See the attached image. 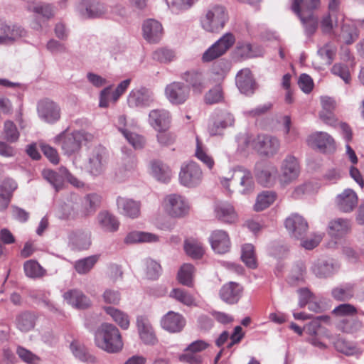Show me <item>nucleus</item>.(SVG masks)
<instances>
[{
  "mask_svg": "<svg viewBox=\"0 0 364 364\" xmlns=\"http://www.w3.org/2000/svg\"><path fill=\"white\" fill-rule=\"evenodd\" d=\"M338 269L337 264L331 261L317 259L311 267V271L318 278H327L335 274Z\"/></svg>",
  "mask_w": 364,
  "mask_h": 364,
  "instance_id": "obj_29",
  "label": "nucleus"
},
{
  "mask_svg": "<svg viewBox=\"0 0 364 364\" xmlns=\"http://www.w3.org/2000/svg\"><path fill=\"white\" fill-rule=\"evenodd\" d=\"M25 35V30L20 26L3 23L0 26V43H12Z\"/></svg>",
  "mask_w": 364,
  "mask_h": 364,
  "instance_id": "obj_25",
  "label": "nucleus"
},
{
  "mask_svg": "<svg viewBox=\"0 0 364 364\" xmlns=\"http://www.w3.org/2000/svg\"><path fill=\"white\" fill-rule=\"evenodd\" d=\"M136 327L139 338L144 344L154 345L157 342L153 327L146 318L138 316L136 318Z\"/></svg>",
  "mask_w": 364,
  "mask_h": 364,
  "instance_id": "obj_20",
  "label": "nucleus"
},
{
  "mask_svg": "<svg viewBox=\"0 0 364 364\" xmlns=\"http://www.w3.org/2000/svg\"><path fill=\"white\" fill-rule=\"evenodd\" d=\"M19 132L16 124L10 120L4 122V136L6 141L10 143L16 142L19 138Z\"/></svg>",
  "mask_w": 364,
  "mask_h": 364,
  "instance_id": "obj_54",
  "label": "nucleus"
},
{
  "mask_svg": "<svg viewBox=\"0 0 364 364\" xmlns=\"http://www.w3.org/2000/svg\"><path fill=\"white\" fill-rule=\"evenodd\" d=\"M91 234L88 231L77 230L69 234L70 243L77 250H87L91 245Z\"/></svg>",
  "mask_w": 364,
  "mask_h": 364,
  "instance_id": "obj_34",
  "label": "nucleus"
},
{
  "mask_svg": "<svg viewBox=\"0 0 364 364\" xmlns=\"http://www.w3.org/2000/svg\"><path fill=\"white\" fill-rule=\"evenodd\" d=\"M154 102V93L146 87L132 90L127 97V104L131 108H146Z\"/></svg>",
  "mask_w": 364,
  "mask_h": 364,
  "instance_id": "obj_10",
  "label": "nucleus"
},
{
  "mask_svg": "<svg viewBox=\"0 0 364 364\" xmlns=\"http://www.w3.org/2000/svg\"><path fill=\"white\" fill-rule=\"evenodd\" d=\"M241 259L248 267L252 269L257 267L254 246L252 244H245L242 245Z\"/></svg>",
  "mask_w": 364,
  "mask_h": 364,
  "instance_id": "obj_52",
  "label": "nucleus"
},
{
  "mask_svg": "<svg viewBox=\"0 0 364 364\" xmlns=\"http://www.w3.org/2000/svg\"><path fill=\"white\" fill-rule=\"evenodd\" d=\"M87 133L84 131L68 132L65 131L55 137V142L60 146L66 155H72L81 148L83 140L87 139Z\"/></svg>",
  "mask_w": 364,
  "mask_h": 364,
  "instance_id": "obj_5",
  "label": "nucleus"
},
{
  "mask_svg": "<svg viewBox=\"0 0 364 364\" xmlns=\"http://www.w3.org/2000/svg\"><path fill=\"white\" fill-rule=\"evenodd\" d=\"M300 173L298 159L293 155L288 154L282 161L279 180L281 184L287 185L296 180Z\"/></svg>",
  "mask_w": 364,
  "mask_h": 364,
  "instance_id": "obj_9",
  "label": "nucleus"
},
{
  "mask_svg": "<svg viewBox=\"0 0 364 364\" xmlns=\"http://www.w3.org/2000/svg\"><path fill=\"white\" fill-rule=\"evenodd\" d=\"M328 320L327 316H317L305 326L304 331L310 336H316L321 326V321L327 322Z\"/></svg>",
  "mask_w": 364,
  "mask_h": 364,
  "instance_id": "obj_59",
  "label": "nucleus"
},
{
  "mask_svg": "<svg viewBox=\"0 0 364 364\" xmlns=\"http://www.w3.org/2000/svg\"><path fill=\"white\" fill-rule=\"evenodd\" d=\"M64 299L77 309H85L91 306L90 299L78 289H71L64 293Z\"/></svg>",
  "mask_w": 364,
  "mask_h": 364,
  "instance_id": "obj_28",
  "label": "nucleus"
},
{
  "mask_svg": "<svg viewBox=\"0 0 364 364\" xmlns=\"http://www.w3.org/2000/svg\"><path fill=\"white\" fill-rule=\"evenodd\" d=\"M334 346L338 352L346 355H353L357 352V349L353 345L342 338H338Z\"/></svg>",
  "mask_w": 364,
  "mask_h": 364,
  "instance_id": "obj_61",
  "label": "nucleus"
},
{
  "mask_svg": "<svg viewBox=\"0 0 364 364\" xmlns=\"http://www.w3.org/2000/svg\"><path fill=\"white\" fill-rule=\"evenodd\" d=\"M296 15L299 17L305 28L306 34L309 36L313 35L316 32L318 27L317 18L314 16L313 13L305 14L304 12H303Z\"/></svg>",
  "mask_w": 364,
  "mask_h": 364,
  "instance_id": "obj_47",
  "label": "nucleus"
},
{
  "mask_svg": "<svg viewBox=\"0 0 364 364\" xmlns=\"http://www.w3.org/2000/svg\"><path fill=\"white\" fill-rule=\"evenodd\" d=\"M338 0H331L328 4L329 13L321 21V27L324 33H331L334 27L343 21V16L338 13Z\"/></svg>",
  "mask_w": 364,
  "mask_h": 364,
  "instance_id": "obj_12",
  "label": "nucleus"
},
{
  "mask_svg": "<svg viewBox=\"0 0 364 364\" xmlns=\"http://www.w3.org/2000/svg\"><path fill=\"white\" fill-rule=\"evenodd\" d=\"M212 249L218 254H225L230 249V240L228 233L221 230L213 231L210 237Z\"/></svg>",
  "mask_w": 364,
  "mask_h": 364,
  "instance_id": "obj_24",
  "label": "nucleus"
},
{
  "mask_svg": "<svg viewBox=\"0 0 364 364\" xmlns=\"http://www.w3.org/2000/svg\"><path fill=\"white\" fill-rule=\"evenodd\" d=\"M102 197L97 193L87 194L82 200V215L85 217L92 215L100 206Z\"/></svg>",
  "mask_w": 364,
  "mask_h": 364,
  "instance_id": "obj_36",
  "label": "nucleus"
},
{
  "mask_svg": "<svg viewBox=\"0 0 364 364\" xmlns=\"http://www.w3.org/2000/svg\"><path fill=\"white\" fill-rule=\"evenodd\" d=\"M118 212L127 218L135 219L141 213V203L132 198L118 196L117 198Z\"/></svg>",
  "mask_w": 364,
  "mask_h": 364,
  "instance_id": "obj_16",
  "label": "nucleus"
},
{
  "mask_svg": "<svg viewBox=\"0 0 364 364\" xmlns=\"http://www.w3.org/2000/svg\"><path fill=\"white\" fill-rule=\"evenodd\" d=\"M331 73L340 77L346 84L349 83L351 80L349 69L346 65L336 63L331 68Z\"/></svg>",
  "mask_w": 364,
  "mask_h": 364,
  "instance_id": "obj_63",
  "label": "nucleus"
},
{
  "mask_svg": "<svg viewBox=\"0 0 364 364\" xmlns=\"http://www.w3.org/2000/svg\"><path fill=\"white\" fill-rule=\"evenodd\" d=\"M98 259L97 255H92L78 259L75 262L74 268L78 274H85L93 268Z\"/></svg>",
  "mask_w": 364,
  "mask_h": 364,
  "instance_id": "obj_46",
  "label": "nucleus"
},
{
  "mask_svg": "<svg viewBox=\"0 0 364 364\" xmlns=\"http://www.w3.org/2000/svg\"><path fill=\"white\" fill-rule=\"evenodd\" d=\"M276 195L272 191H263L257 197L254 209L256 211H262L268 208L275 200Z\"/></svg>",
  "mask_w": 364,
  "mask_h": 364,
  "instance_id": "obj_48",
  "label": "nucleus"
},
{
  "mask_svg": "<svg viewBox=\"0 0 364 364\" xmlns=\"http://www.w3.org/2000/svg\"><path fill=\"white\" fill-rule=\"evenodd\" d=\"M165 95L171 104L181 105L189 97L190 90L181 82H173L166 85Z\"/></svg>",
  "mask_w": 364,
  "mask_h": 364,
  "instance_id": "obj_11",
  "label": "nucleus"
},
{
  "mask_svg": "<svg viewBox=\"0 0 364 364\" xmlns=\"http://www.w3.org/2000/svg\"><path fill=\"white\" fill-rule=\"evenodd\" d=\"M242 139L246 146H249L251 144L252 147L257 149L261 154L268 157L274 156L280 148L279 140L271 135L260 134L252 140L251 136L248 134H245Z\"/></svg>",
  "mask_w": 364,
  "mask_h": 364,
  "instance_id": "obj_4",
  "label": "nucleus"
},
{
  "mask_svg": "<svg viewBox=\"0 0 364 364\" xmlns=\"http://www.w3.org/2000/svg\"><path fill=\"white\" fill-rule=\"evenodd\" d=\"M105 311L111 316L112 320L123 330L129 328L130 325L129 316L125 312L111 306L104 308Z\"/></svg>",
  "mask_w": 364,
  "mask_h": 364,
  "instance_id": "obj_40",
  "label": "nucleus"
},
{
  "mask_svg": "<svg viewBox=\"0 0 364 364\" xmlns=\"http://www.w3.org/2000/svg\"><path fill=\"white\" fill-rule=\"evenodd\" d=\"M97 220L100 227L104 231L114 232L119 229L118 219L107 210L100 211L97 215Z\"/></svg>",
  "mask_w": 364,
  "mask_h": 364,
  "instance_id": "obj_33",
  "label": "nucleus"
},
{
  "mask_svg": "<svg viewBox=\"0 0 364 364\" xmlns=\"http://www.w3.org/2000/svg\"><path fill=\"white\" fill-rule=\"evenodd\" d=\"M78 9L80 16L85 18H98L105 13V8L102 4L91 1L82 2Z\"/></svg>",
  "mask_w": 364,
  "mask_h": 364,
  "instance_id": "obj_30",
  "label": "nucleus"
},
{
  "mask_svg": "<svg viewBox=\"0 0 364 364\" xmlns=\"http://www.w3.org/2000/svg\"><path fill=\"white\" fill-rule=\"evenodd\" d=\"M149 122L155 130L165 131L168 128L171 122L170 113L164 109H153L149 112Z\"/></svg>",
  "mask_w": 364,
  "mask_h": 364,
  "instance_id": "obj_22",
  "label": "nucleus"
},
{
  "mask_svg": "<svg viewBox=\"0 0 364 364\" xmlns=\"http://www.w3.org/2000/svg\"><path fill=\"white\" fill-rule=\"evenodd\" d=\"M309 141L312 146L323 153L331 152L335 149L334 139L326 132H316L310 136Z\"/></svg>",
  "mask_w": 364,
  "mask_h": 364,
  "instance_id": "obj_27",
  "label": "nucleus"
},
{
  "mask_svg": "<svg viewBox=\"0 0 364 364\" xmlns=\"http://www.w3.org/2000/svg\"><path fill=\"white\" fill-rule=\"evenodd\" d=\"M161 325L170 333H178L184 328L186 319L181 314L170 311L162 317Z\"/></svg>",
  "mask_w": 364,
  "mask_h": 364,
  "instance_id": "obj_19",
  "label": "nucleus"
},
{
  "mask_svg": "<svg viewBox=\"0 0 364 364\" xmlns=\"http://www.w3.org/2000/svg\"><path fill=\"white\" fill-rule=\"evenodd\" d=\"M336 53V48L331 43L325 44L318 50V54L328 65L331 64Z\"/></svg>",
  "mask_w": 364,
  "mask_h": 364,
  "instance_id": "obj_57",
  "label": "nucleus"
},
{
  "mask_svg": "<svg viewBox=\"0 0 364 364\" xmlns=\"http://www.w3.org/2000/svg\"><path fill=\"white\" fill-rule=\"evenodd\" d=\"M228 20L225 8L220 5L210 7L200 18L202 28L210 33L218 32L225 26Z\"/></svg>",
  "mask_w": 364,
  "mask_h": 364,
  "instance_id": "obj_3",
  "label": "nucleus"
},
{
  "mask_svg": "<svg viewBox=\"0 0 364 364\" xmlns=\"http://www.w3.org/2000/svg\"><path fill=\"white\" fill-rule=\"evenodd\" d=\"M194 267L191 264H184L178 272V279L181 284L187 287L193 286Z\"/></svg>",
  "mask_w": 364,
  "mask_h": 364,
  "instance_id": "obj_50",
  "label": "nucleus"
},
{
  "mask_svg": "<svg viewBox=\"0 0 364 364\" xmlns=\"http://www.w3.org/2000/svg\"><path fill=\"white\" fill-rule=\"evenodd\" d=\"M36 316L31 311H23L18 314L15 318L16 327L23 333H27L32 331L36 321Z\"/></svg>",
  "mask_w": 364,
  "mask_h": 364,
  "instance_id": "obj_35",
  "label": "nucleus"
},
{
  "mask_svg": "<svg viewBox=\"0 0 364 364\" xmlns=\"http://www.w3.org/2000/svg\"><path fill=\"white\" fill-rule=\"evenodd\" d=\"M235 119L229 112H222L211 124L208 126V132L211 136L220 135L223 130L233 125Z\"/></svg>",
  "mask_w": 364,
  "mask_h": 364,
  "instance_id": "obj_31",
  "label": "nucleus"
},
{
  "mask_svg": "<svg viewBox=\"0 0 364 364\" xmlns=\"http://www.w3.org/2000/svg\"><path fill=\"white\" fill-rule=\"evenodd\" d=\"M24 272L26 276L36 278L43 275V269L41 266L36 261L29 260L25 262Z\"/></svg>",
  "mask_w": 364,
  "mask_h": 364,
  "instance_id": "obj_58",
  "label": "nucleus"
},
{
  "mask_svg": "<svg viewBox=\"0 0 364 364\" xmlns=\"http://www.w3.org/2000/svg\"><path fill=\"white\" fill-rule=\"evenodd\" d=\"M358 37L357 29L353 24L343 23L341 26L339 38L346 44L352 43Z\"/></svg>",
  "mask_w": 364,
  "mask_h": 364,
  "instance_id": "obj_53",
  "label": "nucleus"
},
{
  "mask_svg": "<svg viewBox=\"0 0 364 364\" xmlns=\"http://www.w3.org/2000/svg\"><path fill=\"white\" fill-rule=\"evenodd\" d=\"M336 316H349L357 314V309L350 304H342L336 306L332 311Z\"/></svg>",
  "mask_w": 364,
  "mask_h": 364,
  "instance_id": "obj_64",
  "label": "nucleus"
},
{
  "mask_svg": "<svg viewBox=\"0 0 364 364\" xmlns=\"http://www.w3.org/2000/svg\"><path fill=\"white\" fill-rule=\"evenodd\" d=\"M159 240L158 235L142 231H132L124 238V243L134 244L136 242H156Z\"/></svg>",
  "mask_w": 364,
  "mask_h": 364,
  "instance_id": "obj_38",
  "label": "nucleus"
},
{
  "mask_svg": "<svg viewBox=\"0 0 364 364\" xmlns=\"http://www.w3.org/2000/svg\"><path fill=\"white\" fill-rule=\"evenodd\" d=\"M151 173L158 181L167 182L171 176V171L168 166L159 161L151 164Z\"/></svg>",
  "mask_w": 364,
  "mask_h": 364,
  "instance_id": "obj_45",
  "label": "nucleus"
},
{
  "mask_svg": "<svg viewBox=\"0 0 364 364\" xmlns=\"http://www.w3.org/2000/svg\"><path fill=\"white\" fill-rule=\"evenodd\" d=\"M221 185L228 191L230 183L242 194H249L255 189V181L252 172L243 167L237 166L232 169L225 177L220 178Z\"/></svg>",
  "mask_w": 364,
  "mask_h": 364,
  "instance_id": "obj_2",
  "label": "nucleus"
},
{
  "mask_svg": "<svg viewBox=\"0 0 364 364\" xmlns=\"http://www.w3.org/2000/svg\"><path fill=\"white\" fill-rule=\"evenodd\" d=\"M182 77L192 87L195 92L200 93L204 90L205 85L201 73L188 71L183 74Z\"/></svg>",
  "mask_w": 364,
  "mask_h": 364,
  "instance_id": "obj_43",
  "label": "nucleus"
},
{
  "mask_svg": "<svg viewBox=\"0 0 364 364\" xmlns=\"http://www.w3.org/2000/svg\"><path fill=\"white\" fill-rule=\"evenodd\" d=\"M236 53L242 58H250L261 56L263 50L260 46H253L248 42H238Z\"/></svg>",
  "mask_w": 364,
  "mask_h": 364,
  "instance_id": "obj_37",
  "label": "nucleus"
},
{
  "mask_svg": "<svg viewBox=\"0 0 364 364\" xmlns=\"http://www.w3.org/2000/svg\"><path fill=\"white\" fill-rule=\"evenodd\" d=\"M184 250L186 254L193 259L200 258L203 253L204 250L202 244L194 240H187L185 241Z\"/></svg>",
  "mask_w": 364,
  "mask_h": 364,
  "instance_id": "obj_51",
  "label": "nucleus"
},
{
  "mask_svg": "<svg viewBox=\"0 0 364 364\" xmlns=\"http://www.w3.org/2000/svg\"><path fill=\"white\" fill-rule=\"evenodd\" d=\"M214 212L218 220L226 223H235L237 218L234 207L225 202L217 203L215 205Z\"/></svg>",
  "mask_w": 364,
  "mask_h": 364,
  "instance_id": "obj_32",
  "label": "nucleus"
},
{
  "mask_svg": "<svg viewBox=\"0 0 364 364\" xmlns=\"http://www.w3.org/2000/svg\"><path fill=\"white\" fill-rule=\"evenodd\" d=\"M235 37L232 33H226L210 46L202 55L203 63L211 62L223 55L235 43Z\"/></svg>",
  "mask_w": 364,
  "mask_h": 364,
  "instance_id": "obj_7",
  "label": "nucleus"
},
{
  "mask_svg": "<svg viewBox=\"0 0 364 364\" xmlns=\"http://www.w3.org/2000/svg\"><path fill=\"white\" fill-rule=\"evenodd\" d=\"M171 296L187 306L193 305L195 301L194 298L190 294L181 289H173Z\"/></svg>",
  "mask_w": 364,
  "mask_h": 364,
  "instance_id": "obj_60",
  "label": "nucleus"
},
{
  "mask_svg": "<svg viewBox=\"0 0 364 364\" xmlns=\"http://www.w3.org/2000/svg\"><path fill=\"white\" fill-rule=\"evenodd\" d=\"M351 229L350 221L346 218H336L329 221L328 233L333 239H341L348 234Z\"/></svg>",
  "mask_w": 364,
  "mask_h": 364,
  "instance_id": "obj_26",
  "label": "nucleus"
},
{
  "mask_svg": "<svg viewBox=\"0 0 364 364\" xmlns=\"http://www.w3.org/2000/svg\"><path fill=\"white\" fill-rule=\"evenodd\" d=\"M38 113L41 119L48 123H54L60 117L59 106L48 99L41 100L38 104Z\"/></svg>",
  "mask_w": 364,
  "mask_h": 364,
  "instance_id": "obj_14",
  "label": "nucleus"
},
{
  "mask_svg": "<svg viewBox=\"0 0 364 364\" xmlns=\"http://www.w3.org/2000/svg\"><path fill=\"white\" fill-rule=\"evenodd\" d=\"M95 342L100 349L116 353L123 348V341L119 329L113 324L103 323L95 333Z\"/></svg>",
  "mask_w": 364,
  "mask_h": 364,
  "instance_id": "obj_1",
  "label": "nucleus"
},
{
  "mask_svg": "<svg viewBox=\"0 0 364 364\" xmlns=\"http://www.w3.org/2000/svg\"><path fill=\"white\" fill-rule=\"evenodd\" d=\"M43 176L52 185L56 192L63 188L66 176L62 173L61 167L58 172L49 169L45 170L43 172Z\"/></svg>",
  "mask_w": 364,
  "mask_h": 364,
  "instance_id": "obj_41",
  "label": "nucleus"
},
{
  "mask_svg": "<svg viewBox=\"0 0 364 364\" xmlns=\"http://www.w3.org/2000/svg\"><path fill=\"white\" fill-rule=\"evenodd\" d=\"M223 99V94L220 86L218 85L210 90L205 96V101L207 104H215L221 102Z\"/></svg>",
  "mask_w": 364,
  "mask_h": 364,
  "instance_id": "obj_62",
  "label": "nucleus"
},
{
  "mask_svg": "<svg viewBox=\"0 0 364 364\" xmlns=\"http://www.w3.org/2000/svg\"><path fill=\"white\" fill-rule=\"evenodd\" d=\"M236 85L241 93L245 95H252L256 90V82L250 69L240 70L235 77Z\"/></svg>",
  "mask_w": 364,
  "mask_h": 364,
  "instance_id": "obj_18",
  "label": "nucleus"
},
{
  "mask_svg": "<svg viewBox=\"0 0 364 364\" xmlns=\"http://www.w3.org/2000/svg\"><path fill=\"white\" fill-rule=\"evenodd\" d=\"M70 350L74 356L82 362L94 363L96 358L89 353L84 344L78 341H73L70 345Z\"/></svg>",
  "mask_w": 364,
  "mask_h": 364,
  "instance_id": "obj_39",
  "label": "nucleus"
},
{
  "mask_svg": "<svg viewBox=\"0 0 364 364\" xmlns=\"http://www.w3.org/2000/svg\"><path fill=\"white\" fill-rule=\"evenodd\" d=\"M195 156L210 170L213 169L215 165L214 159L210 154L207 153V151L203 148L202 143L198 137L196 138Z\"/></svg>",
  "mask_w": 364,
  "mask_h": 364,
  "instance_id": "obj_49",
  "label": "nucleus"
},
{
  "mask_svg": "<svg viewBox=\"0 0 364 364\" xmlns=\"http://www.w3.org/2000/svg\"><path fill=\"white\" fill-rule=\"evenodd\" d=\"M106 156L103 148L95 147L90 152L87 168L90 174L95 176L101 175L105 168Z\"/></svg>",
  "mask_w": 364,
  "mask_h": 364,
  "instance_id": "obj_13",
  "label": "nucleus"
},
{
  "mask_svg": "<svg viewBox=\"0 0 364 364\" xmlns=\"http://www.w3.org/2000/svg\"><path fill=\"white\" fill-rule=\"evenodd\" d=\"M120 132L135 149H139L144 147L145 140L142 136L136 133L129 132L122 128H120Z\"/></svg>",
  "mask_w": 364,
  "mask_h": 364,
  "instance_id": "obj_55",
  "label": "nucleus"
},
{
  "mask_svg": "<svg viewBox=\"0 0 364 364\" xmlns=\"http://www.w3.org/2000/svg\"><path fill=\"white\" fill-rule=\"evenodd\" d=\"M145 266L147 279L152 280L157 279L161 273L160 264L151 259H146L145 260Z\"/></svg>",
  "mask_w": 364,
  "mask_h": 364,
  "instance_id": "obj_56",
  "label": "nucleus"
},
{
  "mask_svg": "<svg viewBox=\"0 0 364 364\" xmlns=\"http://www.w3.org/2000/svg\"><path fill=\"white\" fill-rule=\"evenodd\" d=\"M243 287L238 283L230 282L221 287L219 295L220 298L228 304H237L242 297Z\"/></svg>",
  "mask_w": 364,
  "mask_h": 364,
  "instance_id": "obj_17",
  "label": "nucleus"
},
{
  "mask_svg": "<svg viewBox=\"0 0 364 364\" xmlns=\"http://www.w3.org/2000/svg\"><path fill=\"white\" fill-rule=\"evenodd\" d=\"M203 172L200 166L191 161L182 165L179 173V181L181 185L188 188L198 186L202 181Z\"/></svg>",
  "mask_w": 364,
  "mask_h": 364,
  "instance_id": "obj_8",
  "label": "nucleus"
},
{
  "mask_svg": "<svg viewBox=\"0 0 364 364\" xmlns=\"http://www.w3.org/2000/svg\"><path fill=\"white\" fill-rule=\"evenodd\" d=\"M331 295L337 301H348L354 296V285L351 283L342 284L333 289Z\"/></svg>",
  "mask_w": 364,
  "mask_h": 364,
  "instance_id": "obj_44",
  "label": "nucleus"
},
{
  "mask_svg": "<svg viewBox=\"0 0 364 364\" xmlns=\"http://www.w3.org/2000/svg\"><path fill=\"white\" fill-rule=\"evenodd\" d=\"M320 6V0H294L291 9L296 14L312 13Z\"/></svg>",
  "mask_w": 364,
  "mask_h": 364,
  "instance_id": "obj_42",
  "label": "nucleus"
},
{
  "mask_svg": "<svg viewBox=\"0 0 364 364\" xmlns=\"http://www.w3.org/2000/svg\"><path fill=\"white\" fill-rule=\"evenodd\" d=\"M164 209L171 218H181L187 216L191 210L188 200L179 194H169L164 199Z\"/></svg>",
  "mask_w": 364,
  "mask_h": 364,
  "instance_id": "obj_6",
  "label": "nucleus"
},
{
  "mask_svg": "<svg viewBox=\"0 0 364 364\" xmlns=\"http://www.w3.org/2000/svg\"><path fill=\"white\" fill-rule=\"evenodd\" d=\"M143 36L150 43H158L163 35V28L160 22L154 19L146 20L142 26Z\"/></svg>",
  "mask_w": 364,
  "mask_h": 364,
  "instance_id": "obj_23",
  "label": "nucleus"
},
{
  "mask_svg": "<svg viewBox=\"0 0 364 364\" xmlns=\"http://www.w3.org/2000/svg\"><path fill=\"white\" fill-rule=\"evenodd\" d=\"M285 227L291 236L296 239H302L309 228L307 222L298 214H292L287 218L285 220Z\"/></svg>",
  "mask_w": 364,
  "mask_h": 364,
  "instance_id": "obj_15",
  "label": "nucleus"
},
{
  "mask_svg": "<svg viewBox=\"0 0 364 364\" xmlns=\"http://www.w3.org/2000/svg\"><path fill=\"white\" fill-rule=\"evenodd\" d=\"M336 203L339 210L343 213L353 211L358 205V196L350 188L345 189L336 198Z\"/></svg>",
  "mask_w": 364,
  "mask_h": 364,
  "instance_id": "obj_21",
  "label": "nucleus"
}]
</instances>
